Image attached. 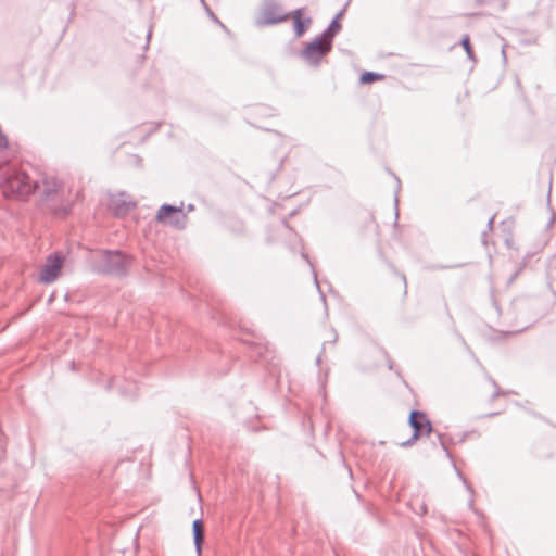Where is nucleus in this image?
<instances>
[{
	"label": "nucleus",
	"instance_id": "1",
	"mask_svg": "<svg viewBox=\"0 0 556 556\" xmlns=\"http://www.w3.org/2000/svg\"><path fill=\"white\" fill-rule=\"evenodd\" d=\"M34 192L52 210H60L63 214L68 213L67 191L54 176L43 175L39 180L34 181Z\"/></svg>",
	"mask_w": 556,
	"mask_h": 556
},
{
	"label": "nucleus",
	"instance_id": "2",
	"mask_svg": "<svg viewBox=\"0 0 556 556\" xmlns=\"http://www.w3.org/2000/svg\"><path fill=\"white\" fill-rule=\"evenodd\" d=\"M130 260L119 250H101L92 254L91 265L99 274L124 276Z\"/></svg>",
	"mask_w": 556,
	"mask_h": 556
},
{
	"label": "nucleus",
	"instance_id": "3",
	"mask_svg": "<svg viewBox=\"0 0 556 556\" xmlns=\"http://www.w3.org/2000/svg\"><path fill=\"white\" fill-rule=\"evenodd\" d=\"M1 188L5 197L26 198L34 192V181L24 172L13 169L2 180Z\"/></svg>",
	"mask_w": 556,
	"mask_h": 556
},
{
	"label": "nucleus",
	"instance_id": "4",
	"mask_svg": "<svg viewBox=\"0 0 556 556\" xmlns=\"http://www.w3.org/2000/svg\"><path fill=\"white\" fill-rule=\"evenodd\" d=\"M332 48V45L325 40L324 37L317 36L301 52V58L312 66H318L324 56H326Z\"/></svg>",
	"mask_w": 556,
	"mask_h": 556
},
{
	"label": "nucleus",
	"instance_id": "5",
	"mask_svg": "<svg viewBox=\"0 0 556 556\" xmlns=\"http://www.w3.org/2000/svg\"><path fill=\"white\" fill-rule=\"evenodd\" d=\"M409 426L413 428V435L407 441L401 443L402 446H410L416 440L432 432V425L426 414L419 410H413L409 415Z\"/></svg>",
	"mask_w": 556,
	"mask_h": 556
},
{
	"label": "nucleus",
	"instance_id": "6",
	"mask_svg": "<svg viewBox=\"0 0 556 556\" xmlns=\"http://www.w3.org/2000/svg\"><path fill=\"white\" fill-rule=\"evenodd\" d=\"M289 17L281 5L274 0H265L262 7L260 17L257 20V24L263 25H274L280 23Z\"/></svg>",
	"mask_w": 556,
	"mask_h": 556
},
{
	"label": "nucleus",
	"instance_id": "7",
	"mask_svg": "<svg viewBox=\"0 0 556 556\" xmlns=\"http://www.w3.org/2000/svg\"><path fill=\"white\" fill-rule=\"evenodd\" d=\"M64 256L61 253H54L47 257L46 264L39 275V280L43 283L55 281L63 267Z\"/></svg>",
	"mask_w": 556,
	"mask_h": 556
},
{
	"label": "nucleus",
	"instance_id": "8",
	"mask_svg": "<svg viewBox=\"0 0 556 556\" xmlns=\"http://www.w3.org/2000/svg\"><path fill=\"white\" fill-rule=\"evenodd\" d=\"M156 219L161 223L169 224L176 228H184L186 215L182 214V206L163 204L156 214Z\"/></svg>",
	"mask_w": 556,
	"mask_h": 556
},
{
	"label": "nucleus",
	"instance_id": "9",
	"mask_svg": "<svg viewBox=\"0 0 556 556\" xmlns=\"http://www.w3.org/2000/svg\"><path fill=\"white\" fill-rule=\"evenodd\" d=\"M110 205L116 215H124L135 207V202L127 193L122 192L112 197Z\"/></svg>",
	"mask_w": 556,
	"mask_h": 556
},
{
	"label": "nucleus",
	"instance_id": "10",
	"mask_svg": "<svg viewBox=\"0 0 556 556\" xmlns=\"http://www.w3.org/2000/svg\"><path fill=\"white\" fill-rule=\"evenodd\" d=\"M296 37H301L311 26L312 18L303 17V9H296L291 13Z\"/></svg>",
	"mask_w": 556,
	"mask_h": 556
},
{
	"label": "nucleus",
	"instance_id": "11",
	"mask_svg": "<svg viewBox=\"0 0 556 556\" xmlns=\"http://www.w3.org/2000/svg\"><path fill=\"white\" fill-rule=\"evenodd\" d=\"M193 541L198 555L201 553V547L204 542V526L201 519H195L192 523Z\"/></svg>",
	"mask_w": 556,
	"mask_h": 556
},
{
	"label": "nucleus",
	"instance_id": "12",
	"mask_svg": "<svg viewBox=\"0 0 556 556\" xmlns=\"http://www.w3.org/2000/svg\"><path fill=\"white\" fill-rule=\"evenodd\" d=\"M343 11L339 12L338 15L332 20L328 28L320 35L325 38V40L329 41L332 45L333 37L341 29V24L339 23V18L342 16Z\"/></svg>",
	"mask_w": 556,
	"mask_h": 556
},
{
	"label": "nucleus",
	"instance_id": "13",
	"mask_svg": "<svg viewBox=\"0 0 556 556\" xmlns=\"http://www.w3.org/2000/svg\"><path fill=\"white\" fill-rule=\"evenodd\" d=\"M383 77L384 76L382 74H378V73H374V72H364L361 75L359 80L362 84H370L376 80H381V79H383Z\"/></svg>",
	"mask_w": 556,
	"mask_h": 556
},
{
	"label": "nucleus",
	"instance_id": "14",
	"mask_svg": "<svg viewBox=\"0 0 556 556\" xmlns=\"http://www.w3.org/2000/svg\"><path fill=\"white\" fill-rule=\"evenodd\" d=\"M460 43H462L463 48L465 49L468 58L470 60H473V51H472V48L470 45L469 36L468 35L464 36Z\"/></svg>",
	"mask_w": 556,
	"mask_h": 556
},
{
	"label": "nucleus",
	"instance_id": "15",
	"mask_svg": "<svg viewBox=\"0 0 556 556\" xmlns=\"http://www.w3.org/2000/svg\"><path fill=\"white\" fill-rule=\"evenodd\" d=\"M457 475H458V477L463 480V482H464V484H465L466 489H467V490L472 494V493H473V490H472V488L468 484V482H467V481H466V479L463 477V475H462L459 471H457Z\"/></svg>",
	"mask_w": 556,
	"mask_h": 556
},
{
	"label": "nucleus",
	"instance_id": "16",
	"mask_svg": "<svg viewBox=\"0 0 556 556\" xmlns=\"http://www.w3.org/2000/svg\"><path fill=\"white\" fill-rule=\"evenodd\" d=\"M493 223H494V216H492L489 222H488V226L490 229H492V226H493Z\"/></svg>",
	"mask_w": 556,
	"mask_h": 556
},
{
	"label": "nucleus",
	"instance_id": "17",
	"mask_svg": "<svg viewBox=\"0 0 556 556\" xmlns=\"http://www.w3.org/2000/svg\"><path fill=\"white\" fill-rule=\"evenodd\" d=\"M426 511H427L426 506H425V505H421V507H420V513H421V514H425Z\"/></svg>",
	"mask_w": 556,
	"mask_h": 556
},
{
	"label": "nucleus",
	"instance_id": "18",
	"mask_svg": "<svg viewBox=\"0 0 556 556\" xmlns=\"http://www.w3.org/2000/svg\"><path fill=\"white\" fill-rule=\"evenodd\" d=\"M314 280H315V283H316L317 288H319L318 280H317V275L315 273H314Z\"/></svg>",
	"mask_w": 556,
	"mask_h": 556
},
{
	"label": "nucleus",
	"instance_id": "19",
	"mask_svg": "<svg viewBox=\"0 0 556 556\" xmlns=\"http://www.w3.org/2000/svg\"><path fill=\"white\" fill-rule=\"evenodd\" d=\"M192 210H193V205H192V204H190V205L188 206V211H192Z\"/></svg>",
	"mask_w": 556,
	"mask_h": 556
},
{
	"label": "nucleus",
	"instance_id": "20",
	"mask_svg": "<svg viewBox=\"0 0 556 556\" xmlns=\"http://www.w3.org/2000/svg\"><path fill=\"white\" fill-rule=\"evenodd\" d=\"M472 504H473V500H472V498H470V501H469V505H470V506H472Z\"/></svg>",
	"mask_w": 556,
	"mask_h": 556
},
{
	"label": "nucleus",
	"instance_id": "21",
	"mask_svg": "<svg viewBox=\"0 0 556 556\" xmlns=\"http://www.w3.org/2000/svg\"><path fill=\"white\" fill-rule=\"evenodd\" d=\"M485 237H486V233H483V238H485ZM483 243H484V244L486 243V242H485V239H483Z\"/></svg>",
	"mask_w": 556,
	"mask_h": 556
},
{
	"label": "nucleus",
	"instance_id": "22",
	"mask_svg": "<svg viewBox=\"0 0 556 556\" xmlns=\"http://www.w3.org/2000/svg\"><path fill=\"white\" fill-rule=\"evenodd\" d=\"M302 256L307 260V255L305 253H302Z\"/></svg>",
	"mask_w": 556,
	"mask_h": 556
}]
</instances>
